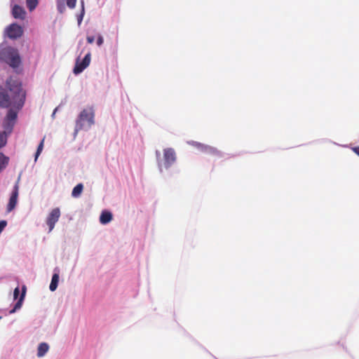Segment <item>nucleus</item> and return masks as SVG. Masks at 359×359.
<instances>
[{"label":"nucleus","mask_w":359,"mask_h":359,"mask_svg":"<svg viewBox=\"0 0 359 359\" xmlns=\"http://www.w3.org/2000/svg\"><path fill=\"white\" fill-rule=\"evenodd\" d=\"M26 93L20 81L12 76L7 79L6 88L0 86V107H14L22 109L25 104Z\"/></svg>","instance_id":"obj_1"},{"label":"nucleus","mask_w":359,"mask_h":359,"mask_svg":"<svg viewBox=\"0 0 359 359\" xmlns=\"http://www.w3.org/2000/svg\"><path fill=\"white\" fill-rule=\"evenodd\" d=\"M95 111L93 107H90L83 109L76 121L74 133L81 130H87L94 124Z\"/></svg>","instance_id":"obj_2"},{"label":"nucleus","mask_w":359,"mask_h":359,"mask_svg":"<svg viewBox=\"0 0 359 359\" xmlns=\"http://www.w3.org/2000/svg\"><path fill=\"white\" fill-rule=\"evenodd\" d=\"M0 58L13 69L18 67L21 64V57L18 49L11 46L1 50Z\"/></svg>","instance_id":"obj_3"},{"label":"nucleus","mask_w":359,"mask_h":359,"mask_svg":"<svg viewBox=\"0 0 359 359\" xmlns=\"http://www.w3.org/2000/svg\"><path fill=\"white\" fill-rule=\"evenodd\" d=\"M60 210L59 208H53L48 214L46 218V224L48 226V232L52 231L55 227V224L59 220L60 217Z\"/></svg>","instance_id":"obj_4"},{"label":"nucleus","mask_w":359,"mask_h":359,"mask_svg":"<svg viewBox=\"0 0 359 359\" xmlns=\"http://www.w3.org/2000/svg\"><path fill=\"white\" fill-rule=\"evenodd\" d=\"M6 32L8 38L16 39L22 36L23 29L21 26L16 23H13L6 28Z\"/></svg>","instance_id":"obj_5"},{"label":"nucleus","mask_w":359,"mask_h":359,"mask_svg":"<svg viewBox=\"0 0 359 359\" xmlns=\"http://www.w3.org/2000/svg\"><path fill=\"white\" fill-rule=\"evenodd\" d=\"M164 166L168 168L176 161V153L172 148H166L163 150Z\"/></svg>","instance_id":"obj_6"},{"label":"nucleus","mask_w":359,"mask_h":359,"mask_svg":"<svg viewBox=\"0 0 359 359\" xmlns=\"http://www.w3.org/2000/svg\"><path fill=\"white\" fill-rule=\"evenodd\" d=\"M90 62V53H88L86 55L82 61H79V59L76 60L74 68L73 69V72L75 74H79L81 73L88 65Z\"/></svg>","instance_id":"obj_7"},{"label":"nucleus","mask_w":359,"mask_h":359,"mask_svg":"<svg viewBox=\"0 0 359 359\" xmlns=\"http://www.w3.org/2000/svg\"><path fill=\"white\" fill-rule=\"evenodd\" d=\"M19 180L15 183L11 196L9 199V202L7 205V212H11L15 208L18 202V194H19Z\"/></svg>","instance_id":"obj_8"},{"label":"nucleus","mask_w":359,"mask_h":359,"mask_svg":"<svg viewBox=\"0 0 359 359\" xmlns=\"http://www.w3.org/2000/svg\"><path fill=\"white\" fill-rule=\"evenodd\" d=\"M77 0H56L57 8L60 13H63L66 9L65 6L69 8L73 9L75 8Z\"/></svg>","instance_id":"obj_9"},{"label":"nucleus","mask_w":359,"mask_h":359,"mask_svg":"<svg viewBox=\"0 0 359 359\" xmlns=\"http://www.w3.org/2000/svg\"><path fill=\"white\" fill-rule=\"evenodd\" d=\"M12 15L15 18L22 20L25 17L26 12L22 7L18 5H15L12 9Z\"/></svg>","instance_id":"obj_10"},{"label":"nucleus","mask_w":359,"mask_h":359,"mask_svg":"<svg viewBox=\"0 0 359 359\" xmlns=\"http://www.w3.org/2000/svg\"><path fill=\"white\" fill-rule=\"evenodd\" d=\"M201 151L208 154H212V155H219V151L210 146L208 145H202L201 144H198V145H196Z\"/></svg>","instance_id":"obj_11"},{"label":"nucleus","mask_w":359,"mask_h":359,"mask_svg":"<svg viewBox=\"0 0 359 359\" xmlns=\"http://www.w3.org/2000/svg\"><path fill=\"white\" fill-rule=\"evenodd\" d=\"M6 116V121L9 122L15 121L18 116V113L21 109H17L14 107H10Z\"/></svg>","instance_id":"obj_12"},{"label":"nucleus","mask_w":359,"mask_h":359,"mask_svg":"<svg viewBox=\"0 0 359 359\" xmlns=\"http://www.w3.org/2000/svg\"><path fill=\"white\" fill-rule=\"evenodd\" d=\"M25 292H26V287H25V286H23L20 297L19 298L18 301L15 304L13 309L10 311L11 313L15 312V311H17L18 309H20L21 308L22 302H23L25 296Z\"/></svg>","instance_id":"obj_13"},{"label":"nucleus","mask_w":359,"mask_h":359,"mask_svg":"<svg viewBox=\"0 0 359 359\" xmlns=\"http://www.w3.org/2000/svg\"><path fill=\"white\" fill-rule=\"evenodd\" d=\"M112 219V214L109 211H103L100 217V222L102 224L110 222Z\"/></svg>","instance_id":"obj_14"},{"label":"nucleus","mask_w":359,"mask_h":359,"mask_svg":"<svg viewBox=\"0 0 359 359\" xmlns=\"http://www.w3.org/2000/svg\"><path fill=\"white\" fill-rule=\"evenodd\" d=\"M48 349L49 346L48 344L45 342L41 343L38 346L37 356L39 358L43 357L48 352Z\"/></svg>","instance_id":"obj_15"},{"label":"nucleus","mask_w":359,"mask_h":359,"mask_svg":"<svg viewBox=\"0 0 359 359\" xmlns=\"http://www.w3.org/2000/svg\"><path fill=\"white\" fill-rule=\"evenodd\" d=\"M58 282H59V274L57 273H55L52 276L51 282H50V284L49 286V289L50 291L53 292L57 289Z\"/></svg>","instance_id":"obj_16"},{"label":"nucleus","mask_w":359,"mask_h":359,"mask_svg":"<svg viewBox=\"0 0 359 359\" xmlns=\"http://www.w3.org/2000/svg\"><path fill=\"white\" fill-rule=\"evenodd\" d=\"M83 189V185L80 183L78 184L72 190V196L74 198H78L81 196Z\"/></svg>","instance_id":"obj_17"},{"label":"nucleus","mask_w":359,"mask_h":359,"mask_svg":"<svg viewBox=\"0 0 359 359\" xmlns=\"http://www.w3.org/2000/svg\"><path fill=\"white\" fill-rule=\"evenodd\" d=\"M9 162V158L0 152V172L6 168Z\"/></svg>","instance_id":"obj_18"},{"label":"nucleus","mask_w":359,"mask_h":359,"mask_svg":"<svg viewBox=\"0 0 359 359\" xmlns=\"http://www.w3.org/2000/svg\"><path fill=\"white\" fill-rule=\"evenodd\" d=\"M44 140H45V137L42 139V140L41 141V142L39 143V144L37 147V149H36V151L35 154V161L37 160L38 157L39 156V155L41 154V153L43 149Z\"/></svg>","instance_id":"obj_19"},{"label":"nucleus","mask_w":359,"mask_h":359,"mask_svg":"<svg viewBox=\"0 0 359 359\" xmlns=\"http://www.w3.org/2000/svg\"><path fill=\"white\" fill-rule=\"evenodd\" d=\"M27 6L29 11H33L38 4L37 0H26Z\"/></svg>","instance_id":"obj_20"},{"label":"nucleus","mask_w":359,"mask_h":359,"mask_svg":"<svg viewBox=\"0 0 359 359\" xmlns=\"http://www.w3.org/2000/svg\"><path fill=\"white\" fill-rule=\"evenodd\" d=\"M7 143V137L5 132L0 133V149L4 147Z\"/></svg>","instance_id":"obj_21"},{"label":"nucleus","mask_w":359,"mask_h":359,"mask_svg":"<svg viewBox=\"0 0 359 359\" xmlns=\"http://www.w3.org/2000/svg\"><path fill=\"white\" fill-rule=\"evenodd\" d=\"M84 12L85 11H84L83 2H82V10H81V13L77 17L79 25H80L81 23L82 20H83V15H84Z\"/></svg>","instance_id":"obj_22"},{"label":"nucleus","mask_w":359,"mask_h":359,"mask_svg":"<svg viewBox=\"0 0 359 359\" xmlns=\"http://www.w3.org/2000/svg\"><path fill=\"white\" fill-rule=\"evenodd\" d=\"M6 224H7L6 221H5V220L0 221V233L2 232L4 229L6 227Z\"/></svg>","instance_id":"obj_23"},{"label":"nucleus","mask_w":359,"mask_h":359,"mask_svg":"<svg viewBox=\"0 0 359 359\" xmlns=\"http://www.w3.org/2000/svg\"><path fill=\"white\" fill-rule=\"evenodd\" d=\"M103 42H104L103 37L101 35H99L97 39V46H102Z\"/></svg>","instance_id":"obj_24"},{"label":"nucleus","mask_w":359,"mask_h":359,"mask_svg":"<svg viewBox=\"0 0 359 359\" xmlns=\"http://www.w3.org/2000/svg\"><path fill=\"white\" fill-rule=\"evenodd\" d=\"M19 293H20L19 287H16L13 292V296H14L15 299H17L18 297Z\"/></svg>","instance_id":"obj_25"},{"label":"nucleus","mask_w":359,"mask_h":359,"mask_svg":"<svg viewBox=\"0 0 359 359\" xmlns=\"http://www.w3.org/2000/svg\"><path fill=\"white\" fill-rule=\"evenodd\" d=\"M86 39L88 43H93L95 41V37L93 36H88Z\"/></svg>","instance_id":"obj_26"},{"label":"nucleus","mask_w":359,"mask_h":359,"mask_svg":"<svg viewBox=\"0 0 359 359\" xmlns=\"http://www.w3.org/2000/svg\"><path fill=\"white\" fill-rule=\"evenodd\" d=\"M352 150L359 156V147H355L352 148Z\"/></svg>","instance_id":"obj_27"}]
</instances>
